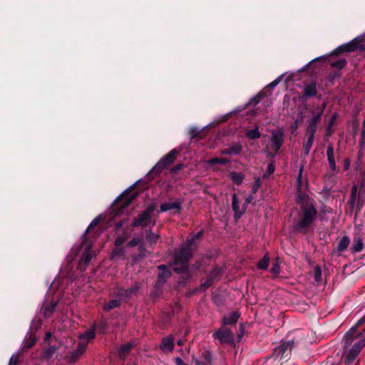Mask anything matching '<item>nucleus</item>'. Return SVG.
Listing matches in <instances>:
<instances>
[{"label":"nucleus","instance_id":"nucleus-28","mask_svg":"<svg viewBox=\"0 0 365 365\" xmlns=\"http://www.w3.org/2000/svg\"><path fill=\"white\" fill-rule=\"evenodd\" d=\"M159 269L161 270V272L158 275L160 279H164L170 276V272L165 266L161 265L159 267Z\"/></svg>","mask_w":365,"mask_h":365},{"label":"nucleus","instance_id":"nucleus-33","mask_svg":"<svg viewBox=\"0 0 365 365\" xmlns=\"http://www.w3.org/2000/svg\"><path fill=\"white\" fill-rule=\"evenodd\" d=\"M322 271L319 266H316L314 267V279L317 282H319L321 280Z\"/></svg>","mask_w":365,"mask_h":365},{"label":"nucleus","instance_id":"nucleus-13","mask_svg":"<svg viewBox=\"0 0 365 365\" xmlns=\"http://www.w3.org/2000/svg\"><path fill=\"white\" fill-rule=\"evenodd\" d=\"M232 209L235 212V215L239 218L245 212V207L243 206L240 207V202L237 197L236 194H234L232 196Z\"/></svg>","mask_w":365,"mask_h":365},{"label":"nucleus","instance_id":"nucleus-43","mask_svg":"<svg viewBox=\"0 0 365 365\" xmlns=\"http://www.w3.org/2000/svg\"><path fill=\"white\" fill-rule=\"evenodd\" d=\"M138 240L135 239V240H133L132 241H130L129 245L133 247V246H135L136 245H138Z\"/></svg>","mask_w":365,"mask_h":365},{"label":"nucleus","instance_id":"nucleus-8","mask_svg":"<svg viewBox=\"0 0 365 365\" xmlns=\"http://www.w3.org/2000/svg\"><path fill=\"white\" fill-rule=\"evenodd\" d=\"M176 151L175 150H171L165 158H163L161 160H160L156 165L154 168V170H157L158 171H160L161 169H163L164 167L172 164L175 158Z\"/></svg>","mask_w":365,"mask_h":365},{"label":"nucleus","instance_id":"nucleus-4","mask_svg":"<svg viewBox=\"0 0 365 365\" xmlns=\"http://www.w3.org/2000/svg\"><path fill=\"white\" fill-rule=\"evenodd\" d=\"M363 47V39L356 38L349 43L344 44L335 50V53L350 52Z\"/></svg>","mask_w":365,"mask_h":365},{"label":"nucleus","instance_id":"nucleus-31","mask_svg":"<svg viewBox=\"0 0 365 365\" xmlns=\"http://www.w3.org/2000/svg\"><path fill=\"white\" fill-rule=\"evenodd\" d=\"M269 264V259L265 256L258 263V267L262 269L267 268Z\"/></svg>","mask_w":365,"mask_h":365},{"label":"nucleus","instance_id":"nucleus-44","mask_svg":"<svg viewBox=\"0 0 365 365\" xmlns=\"http://www.w3.org/2000/svg\"><path fill=\"white\" fill-rule=\"evenodd\" d=\"M344 63H345V61H339V62L336 64V66H339V67L341 68V67H343V66H344Z\"/></svg>","mask_w":365,"mask_h":365},{"label":"nucleus","instance_id":"nucleus-32","mask_svg":"<svg viewBox=\"0 0 365 365\" xmlns=\"http://www.w3.org/2000/svg\"><path fill=\"white\" fill-rule=\"evenodd\" d=\"M247 135L248 138H250L251 139L258 138H259V135H260L259 132L258 131L257 129L249 130L247 133Z\"/></svg>","mask_w":365,"mask_h":365},{"label":"nucleus","instance_id":"nucleus-25","mask_svg":"<svg viewBox=\"0 0 365 365\" xmlns=\"http://www.w3.org/2000/svg\"><path fill=\"white\" fill-rule=\"evenodd\" d=\"M36 336L34 334H30L26 337V339L24 341V346H26V348H29V347L32 346L34 344V343L36 342Z\"/></svg>","mask_w":365,"mask_h":365},{"label":"nucleus","instance_id":"nucleus-50","mask_svg":"<svg viewBox=\"0 0 365 365\" xmlns=\"http://www.w3.org/2000/svg\"><path fill=\"white\" fill-rule=\"evenodd\" d=\"M178 345H180H180H182V340H179V341H178Z\"/></svg>","mask_w":365,"mask_h":365},{"label":"nucleus","instance_id":"nucleus-6","mask_svg":"<svg viewBox=\"0 0 365 365\" xmlns=\"http://www.w3.org/2000/svg\"><path fill=\"white\" fill-rule=\"evenodd\" d=\"M154 207H150L145 210L142 215L133 222L134 226H148L150 224V214L153 211Z\"/></svg>","mask_w":365,"mask_h":365},{"label":"nucleus","instance_id":"nucleus-17","mask_svg":"<svg viewBox=\"0 0 365 365\" xmlns=\"http://www.w3.org/2000/svg\"><path fill=\"white\" fill-rule=\"evenodd\" d=\"M93 255L91 251V247H86V250L83 252V257L80 261V265L81 266L82 264H83L84 265L88 264L90 260L91 259Z\"/></svg>","mask_w":365,"mask_h":365},{"label":"nucleus","instance_id":"nucleus-38","mask_svg":"<svg viewBox=\"0 0 365 365\" xmlns=\"http://www.w3.org/2000/svg\"><path fill=\"white\" fill-rule=\"evenodd\" d=\"M282 76H279L277 78H276L274 81H272V83H270L269 84V86L271 87V88H274L282 80Z\"/></svg>","mask_w":365,"mask_h":365},{"label":"nucleus","instance_id":"nucleus-23","mask_svg":"<svg viewBox=\"0 0 365 365\" xmlns=\"http://www.w3.org/2000/svg\"><path fill=\"white\" fill-rule=\"evenodd\" d=\"M241 150V146L239 145H235L233 147L227 149H225L222 150V153L223 154H238Z\"/></svg>","mask_w":365,"mask_h":365},{"label":"nucleus","instance_id":"nucleus-41","mask_svg":"<svg viewBox=\"0 0 365 365\" xmlns=\"http://www.w3.org/2000/svg\"><path fill=\"white\" fill-rule=\"evenodd\" d=\"M136 291V289H129V290H127L125 291V296L128 297L129 295H130L132 293L135 292Z\"/></svg>","mask_w":365,"mask_h":365},{"label":"nucleus","instance_id":"nucleus-42","mask_svg":"<svg viewBox=\"0 0 365 365\" xmlns=\"http://www.w3.org/2000/svg\"><path fill=\"white\" fill-rule=\"evenodd\" d=\"M274 165L272 164H269V166H268V171H269V173L271 174L274 172Z\"/></svg>","mask_w":365,"mask_h":365},{"label":"nucleus","instance_id":"nucleus-47","mask_svg":"<svg viewBox=\"0 0 365 365\" xmlns=\"http://www.w3.org/2000/svg\"><path fill=\"white\" fill-rule=\"evenodd\" d=\"M349 166V161L348 160H346L344 162V168L345 169H348Z\"/></svg>","mask_w":365,"mask_h":365},{"label":"nucleus","instance_id":"nucleus-22","mask_svg":"<svg viewBox=\"0 0 365 365\" xmlns=\"http://www.w3.org/2000/svg\"><path fill=\"white\" fill-rule=\"evenodd\" d=\"M119 305H120L119 300L112 299L105 304L103 309L106 311H108V310H110V309L118 307Z\"/></svg>","mask_w":365,"mask_h":365},{"label":"nucleus","instance_id":"nucleus-24","mask_svg":"<svg viewBox=\"0 0 365 365\" xmlns=\"http://www.w3.org/2000/svg\"><path fill=\"white\" fill-rule=\"evenodd\" d=\"M133 197H134V195H133L132 197H127L125 195H122V196H120V198L118 200V203L123 207H125L130 203V202Z\"/></svg>","mask_w":365,"mask_h":365},{"label":"nucleus","instance_id":"nucleus-35","mask_svg":"<svg viewBox=\"0 0 365 365\" xmlns=\"http://www.w3.org/2000/svg\"><path fill=\"white\" fill-rule=\"evenodd\" d=\"M271 271H272V272L274 274H276V275H277V274H278L279 273V263H278V262H277V261H276V262L274 263V264H273V266H272V269H271Z\"/></svg>","mask_w":365,"mask_h":365},{"label":"nucleus","instance_id":"nucleus-11","mask_svg":"<svg viewBox=\"0 0 365 365\" xmlns=\"http://www.w3.org/2000/svg\"><path fill=\"white\" fill-rule=\"evenodd\" d=\"M322 115V112L314 115L310 120L309 125L307 128V134L314 135L317 129V125L319 122Z\"/></svg>","mask_w":365,"mask_h":365},{"label":"nucleus","instance_id":"nucleus-9","mask_svg":"<svg viewBox=\"0 0 365 365\" xmlns=\"http://www.w3.org/2000/svg\"><path fill=\"white\" fill-rule=\"evenodd\" d=\"M272 138L271 142V148L277 152L281 147L283 141V133L281 131L272 132Z\"/></svg>","mask_w":365,"mask_h":365},{"label":"nucleus","instance_id":"nucleus-15","mask_svg":"<svg viewBox=\"0 0 365 365\" xmlns=\"http://www.w3.org/2000/svg\"><path fill=\"white\" fill-rule=\"evenodd\" d=\"M364 247L363 240L361 237L356 236L354 238L353 244L351 246V252H359L362 250Z\"/></svg>","mask_w":365,"mask_h":365},{"label":"nucleus","instance_id":"nucleus-39","mask_svg":"<svg viewBox=\"0 0 365 365\" xmlns=\"http://www.w3.org/2000/svg\"><path fill=\"white\" fill-rule=\"evenodd\" d=\"M18 361V356L17 355H13L9 361V365H16Z\"/></svg>","mask_w":365,"mask_h":365},{"label":"nucleus","instance_id":"nucleus-37","mask_svg":"<svg viewBox=\"0 0 365 365\" xmlns=\"http://www.w3.org/2000/svg\"><path fill=\"white\" fill-rule=\"evenodd\" d=\"M260 185H261L260 180L259 178H257L255 180V183L252 186V192L254 193H255L258 190V189L259 188Z\"/></svg>","mask_w":365,"mask_h":365},{"label":"nucleus","instance_id":"nucleus-45","mask_svg":"<svg viewBox=\"0 0 365 365\" xmlns=\"http://www.w3.org/2000/svg\"><path fill=\"white\" fill-rule=\"evenodd\" d=\"M123 243V240L122 239H120V238H118V239L116 240V241H115V244H116L117 245H122Z\"/></svg>","mask_w":365,"mask_h":365},{"label":"nucleus","instance_id":"nucleus-20","mask_svg":"<svg viewBox=\"0 0 365 365\" xmlns=\"http://www.w3.org/2000/svg\"><path fill=\"white\" fill-rule=\"evenodd\" d=\"M316 94V85L309 83L305 86L304 95L307 97L313 96Z\"/></svg>","mask_w":365,"mask_h":365},{"label":"nucleus","instance_id":"nucleus-34","mask_svg":"<svg viewBox=\"0 0 365 365\" xmlns=\"http://www.w3.org/2000/svg\"><path fill=\"white\" fill-rule=\"evenodd\" d=\"M55 351L56 349L54 346L50 347L44 351L43 356L47 358L50 357Z\"/></svg>","mask_w":365,"mask_h":365},{"label":"nucleus","instance_id":"nucleus-3","mask_svg":"<svg viewBox=\"0 0 365 365\" xmlns=\"http://www.w3.org/2000/svg\"><path fill=\"white\" fill-rule=\"evenodd\" d=\"M302 210V216L297 225L298 229H303L309 226L316 217L315 208L309 200L304 202Z\"/></svg>","mask_w":365,"mask_h":365},{"label":"nucleus","instance_id":"nucleus-7","mask_svg":"<svg viewBox=\"0 0 365 365\" xmlns=\"http://www.w3.org/2000/svg\"><path fill=\"white\" fill-rule=\"evenodd\" d=\"M214 336L215 339L220 340L222 343L232 342L234 339L233 334L230 330L226 328H222L216 331L214 334Z\"/></svg>","mask_w":365,"mask_h":365},{"label":"nucleus","instance_id":"nucleus-49","mask_svg":"<svg viewBox=\"0 0 365 365\" xmlns=\"http://www.w3.org/2000/svg\"><path fill=\"white\" fill-rule=\"evenodd\" d=\"M51 336V334L50 332H48L46 335V339H48Z\"/></svg>","mask_w":365,"mask_h":365},{"label":"nucleus","instance_id":"nucleus-40","mask_svg":"<svg viewBox=\"0 0 365 365\" xmlns=\"http://www.w3.org/2000/svg\"><path fill=\"white\" fill-rule=\"evenodd\" d=\"M148 239L151 242H155L158 239V236L155 234H150L148 236Z\"/></svg>","mask_w":365,"mask_h":365},{"label":"nucleus","instance_id":"nucleus-21","mask_svg":"<svg viewBox=\"0 0 365 365\" xmlns=\"http://www.w3.org/2000/svg\"><path fill=\"white\" fill-rule=\"evenodd\" d=\"M230 178L237 185H240L245 178V175L241 173L232 172L230 173Z\"/></svg>","mask_w":365,"mask_h":365},{"label":"nucleus","instance_id":"nucleus-51","mask_svg":"<svg viewBox=\"0 0 365 365\" xmlns=\"http://www.w3.org/2000/svg\"><path fill=\"white\" fill-rule=\"evenodd\" d=\"M300 180H301V173L299 174V176L298 178V181H300Z\"/></svg>","mask_w":365,"mask_h":365},{"label":"nucleus","instance_id":"nucleus-18","mask_svg":"<svg viewBox=\"0 0 365 365\" xmlns=\"http://www.w3.org/2000/svg\"><path fill=\"white\" fill-rule=\"evenodd\" d=\"M240 315L237 312H232L223 318L224 324H232L235 323Z\"/></svg>","mask_w":365,"mask_h":365},{"label":"nucleus","instance_id":"nucleus-5","mask_svg":"<svg viewBox=\"0 0 365 365\" xmlns=\"http://www.w3.org/2000/svg\"><path fill=\"white\" fill-rule=\"evenodd\" d=\"M181 210V202L178 200H172L160 205L161 212L170 211L172 213H179Z\"/></svg>","mask_w":365,"mask_h":365},{"label":"nucleus","instance_id":"nucleus-36","mask_svg":"<svg viewBox=\"0 0 365 365\" xmlns=\"http://www.w3.org/2000/svg\"><path fill=\"white\" fill-rule=\"evenodd\" d=\"M100 217L95 218L89 225L88 229L86 230V232H88L89 230L92 229L93 227H96L98 223L99 222Z\"/></svg>","mask_w":365,"mask_h":365},{"label":"nucleus","instance_id":"nucleus-27","mask_svg":"<svg viewBox=\"0 0 365 365\" xmlns=\"http://www.w3.org/2000/svg\"><path fill=\"white\" fill-rule=\"evenodd\" d=\"M132 347L131 344H126L122 346L119 350V355L120 357H125Z\"/></svg>","mask_w":365,"mask_h":365},{"label":"nucleus","instance_id":"nucleus-1","mask_svg":"<svg viewBox=\"0 0 365 365\" xmlns=\"http://www.w3.org/2000/svg\"><path fill=\"white\" fill-rule=\"evenodd\" d=\"M364 322L362 317L357 323L356 327H352L349 331L344 336L343 339L344 351L342 355V359L347 364H351L359 355L361 349L365 345V339L363 336L364 329L359 331L356 328Z\"/></svg>","mask_w":365,"mask_h":365},{"label":"nucleus","instance_id":"nucleus-29","mask_svg":"<svg viewBox=\"0 0 365 365\" xmlns=\"http://www.w3.org/2000/svg\"><path fill=\"white\" fill-rule=\"evenodd\" d=\"M309 135V138L304 145V153L306 155H307L312 146L313 144V140H314V135H311V134Z\"/></svg>","mask_w":365,"mask_h":365},{"label":"nucleus","instance_id":"nucleus-26","mask_svg":"<svg viewBox=\"0 0 365 365\" xmlns=\"http://www.w3.org/2000/svg\"><path fill=\"white\" fill-rule=\"evenodd\" d=\"M228 163V160L225 158H214L207 161V163L213 165L216 163H219L220 165H225Z\"/></svg>","mask_w":365,"mask_h":365},{"label":"nucleus","instance_id":"nucleus-16","mask_svg":"<svg viewBox=\"0 0 365 365\" xmlns=\"http://www.w3.org/2000/svg\"><path fill=\"white\" fill-rule=\"evenodd\" d=\"M327 158L329 161V166L332 170H336V164L334 158V148L332 146L329 145L327 150Z\"/></svg>","mask_w":365,"mask_h":365},{"label":"nucleus","instance_id":"nucleus-2","mask_svg":"<svg viewBox=\"0 0 365 365\" xmlns=\"http://www.w3.org/2000/svg\"><path fill=\"white\" fill-rule=\"evenodd\" d=\"M194 240L192 237L188 238L186 242V245L183 247L175 259V267L174 270L177 272H182L187 269V266L184 262H187L191 257L192 247L194 246Z\"/></svg>","mask_w":365,"mask_h":365},{"label":"nucleus","instance_id":"nucleus-52","mask_svg":"<svg viewBox=\"0 0 365 365\" xmlns=\"http://www.w3.org/2000/svg\"><path fill=\"white\" fill-rule=\"evenodd\" d=\"M200 235H201V232H199V233L197 234V237H199Z\"/></svg>","mask_w":365,"mask_h":365},{"label":"nucleus","instance_id":"nucleus-14","mask_svg":"<svg viewBox=\"0 0 365 365\" xmlns=\"http://www.w3.org/2000/svg\"><path fill=\"white\" fill-rule=\"evenodd\" d=\"M160 349L164 352L171 351L173 349V339L171 337L163 339L160 344Z\"/></svg>","mask_w":365,"mask_h":365},{"label":"nucleus","instance_id":"nucleus-10","mask_svg":"<svg viewBox=\"0 0 365 365\" xmlns=\"http://www.w3.org/2000/svg\"><path fill=\"white\" fill-rule=\"evenodd\" d=\"M95 336L94 329L88 330L85 334L80 336V348L82 351L84 349L85 345Z\"/></svg>","mask_w":365,"mask_h":365},{"label":"nucleus","instance_id":"nucleus-30","mask_svg":"<svg viewBox=\"0 0 365 365\" xmlns=\"http://www.w3.org/2000/svg\"><path fill=\"white\" fill-rule=\"evenodd\" d=\"M56 305V303L53 302L49 307H45L43 309V315L46 317H49L53 313Z\"/></svg>","mask_w":365,"mask_h":365},{"label":"nucleus","instance_id":"nucleus-46","mask_svg":"<svg viewBox=\"0 0 365 365\" xmlns=\"http://www.w3.org/2000/svg\"><path fill=\"white\" fill-rule=\"evenodd\" d=\"M253 200V197L252 196H249L248 197L246 198V204H249L252 202V200Z\"/></svg>","mask_w":365,"mask_h":365},{"label":"nucleus","instance_id":"nucleus-12","mask_svg":"<svg viewBox=\"0 0 365 365\" xmlns=\"http://www.w3.org/2000/svg\"><path fill=\"white\" fill-rule=\"evenodd\" d=\"M292 343L291 341L284 342L280 346L277 347L274 349V355L277 358L279 356L282 358L283 354L286 352V351L289 349H290L292 347Z\"/></svg>","mask_w":365,"mask_h":365},{"label":"nucleus","instance_id":"nucleus-48","mask_svg":"<svg viewBox=\"0 0 365 365\" xmlns=\"http://www.w3.org/2000/svg\"><path fill=\"white\" fill-rule=\"evenodd\" d=\"M298 202H302L304 200H305V197H299L298 199H297Z\"/></svg>","mask_w":365,"mask_h":365},{"label":"nucleus","instance_id":"nucleus-19","mask_svg":"<svg viewBox=\"0 0 365 365\" xmlns=\"http://www.w3.org/2000/svg\"><path fill=\"white\" fill-rule=\"evenodd\" d=\"M349 243V238L346 236L343 237L338 245L337 250L340 252L344 251L348 247Z\"/></svg>","mask_w":365,"mask_h":365}]
</instances>
